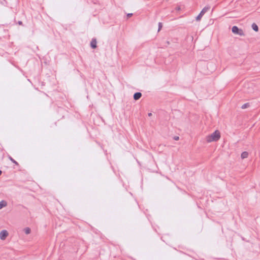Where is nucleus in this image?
<instances>
[{
  "label": "nucleus",
  "instance_id": "obj_4",
  "mask_svg": "<svg viewBox=\"0 0 260 260\" xmlns=\"http://www.w3.org/2000/svg\"><path fill=\"white\" fill-rule=\"evenodd\" d=\"M8 232L7 230H2L0 232V239L2 240H5L7 237L8 236Z\"/></svg>",
  "mask_w": 260,
  "mask_h": 260
},
{
  "label": "nucleus",
  "instance_id": "obj_10",
  "mask_svg": "<svg viewBox=\"0 0 260 260\" xmlns=\"http://www.w3.org/2000/svg\"><path fill=\"white\" fill-rule=\"evenodd\" d=\"M9 159L14 164H15V165L18 166L19 165V164L15 160H14L11 156H9Z\"/></svg>",
  "mask_w": 260,
  "mask_h": 260
},
{
  "label": "nucleus",
  "instance_id": "obj_11",
  "mask_svg": "<svg viewBox=\"0 0 260 260\" xmlns=\"http://www.w3.org/2000/svg\"><path fill=\"white\" fill-rule=\"evenodd\" d=\"M24 231L26 234H29L30 233V229L29 228H26L24 229Z\"/></svg>",
  "mask_w": 260,
  "mask_h": 260
},
{
  "label": "nucleus",
  "instance_id": "obj_16",
  "mask_svg": "<svg viewBox=\"0 0 260 260\" xmlns=\"http://www.w3.org/2000/svg\"><path fill=\"white\" fill-rule=\"evenodd\" d=\"M174 140H179V137H178V136H175V137H174Z\"/></svg>",
  "mask_w": 260,
  "mask_h": 260
},
{
  "label": "nucleus",
  "instance_id": "obj_13",
  "mask_svg": "<svg viewBox=\"0 0 260 260\" xmlns=\"http://www.w3.org/2000/svg\"><path fill=\"white\" fill-rule=\"evenodd\" d=\"M162 26V23L161 22H159V23H158V31L161 29Z\"/></svg>",
  "mask_w": 260,
  "mask_h": 260
},
{
  "label": "nucleus",
  "instance_id": "obj_2",
  "mask_svg": "<svg viewBox=\"0 0 260 260\" xmlns=\"http://www.w3.org/2000/svg\"><path fill=\"white\" fill-rule=\"evenodd\" d=\"M232 31L234 34L238 35L240 36H244L245 35L243 30L239 28L237 26H233Z\"/></svg>",
  "mask_w": 260,
  "mask_h": 260
},
{
  "label": "nucleus",
  "instance_id": "obj_14",
  "mask_svg": "<svg viewBox=\"0 0 260 260\" xmlns=\"http://www.w3.org/2000/svg\"><path fill=\"white\" fill-rule=\"evenodd\" d=\"M250 85H252V84L251 83H247V84H245V88L247 86V87H249Z\"/></svg>",
  "mask_w": 260,
  "mask_h": 260
},
{
  "label": "nucleus",
  "instance_id": "obj_19",
  "mask_svg": "<svg viewBox=\"0 0 260 260\" xmlns=\"http://www.w3.org/2000/svg\"><path fill=\"white\" fill-rule=\"evenodd\" d=\"M18 24L21 25L22 24V22L21 21H19Z\"/></svg>",
  "mask_w": 260,
  "mask_h": 260
},
{
  "label": "nucleus",
  "instance_id": "obj_6",
  "mask_svg": "<svg viewBox=\"0 0 260 260\" xmlns=\"http://www.w3.org/2000/svg\"><path fill=\"white\" fill-rule=\"evenodd\" d=\"M142 96V93L140 92H137L134 94V99L135 100H138Z\"/></svg>",
  "mask_w": 260,
  "mask_h": 260
},
{
  "label": "nucleus",
  "instance_id": "obj_5",
  "mask_svg": "<svg viewBox=\"0 0 260 260\" xmlns=\"http://www.w3.org/2000/svg\"><path fill=\"white\" fill-rule=\"evenodd\" d=\"M96 40L95 38H93L90 42V46L92 49H95L97 47L96 45Z\"/></svg>",
  "mask_w": 260,
  "mask_h": 260
},
{
  "label": "nucleus",
  "instance_id": "obj_1",
  "mask_svg": "<svg viewBox=\"0 0 260 260\" xmlns=\"http://www.w3.org/2000/svg\"><path fill=\"white\" fill-rule=\"evenodd\" d=\"M220 138V132L216 130L214 133H213L211 135H208L206 137V141L208 142H211L212 141H217Z\"/></svg>",
  "mask_w": 260,
  "mask_h": 260
},
{
  "label": "nucleus",
  "instance_id": "obj_18",
  "mask_svg": "<svg viewBox=\"0 0 260 260\" xmlns=\"http://www.w3.org/2000/svg\"><path fill=\"white\" fill-rule=\"evenodd\" d=\"M180 9V7L176 8V10H178V11H179Z\"/></svg>",
  "mask_w": 260,
  "mask_h": 260
},
{
  "label": "nucleus",
  "instance_id": "obj_21",
  "mask_svg": "<svg viewBox=\"0 0 260 260\" xmlns=\"http://www.w3.org/2000/svg\"><path fill=\"white\" fill-rule=\"evenodd\" d=\"M2 174V171L1 170H0V176Z\"/></svg>",
  "mask_w": 260,
  "mask_h": 260
},
{
  "label": "nucleus",
  "instance_id": "obj_8",
  "mask_svg": "<svg viewBox=\"0 0 260 260\" xmlns=\"http://www.w3.org/2000/svg\"><path fill=\"white\" fill-rule=\"evenodd\" d=\"M248 156V153L246 151H244L241 153V157L242 159L246 158Z\"/></svg>",
  "mask_w": 260,
  "mask_h": 260
},
{
  "label": "nucleus",
  "instance_id": "obj_12",
  "mask_svg": "<svg viewBox=\"0 0 260 260\" xmlns=\"http://www.w3.org/2000/svg\"><path fill=\"white\" fill-rule=\"evenodd\" d=\"M249 106H250V105L249 103H245L242 106L241 108L243 109H246L247 107H249Z\"/></svg>",
  "mask_w": 260,
  "mask_h": 260
},
{
  "label": "nucleus",
  "instance_id": "obj_17",
  "mask_svg": "<svg viewBox=\"0 0 260 260\" xmlns=\"http://www.w3.org/2000/svg\"><path fill=\"white\" fill-rule=\"evenodd\" d=\"M152 113H149L148 114V116H149V117H150V116H152Z\"/></svg>",
  "mask_w": 260,
  "mask_h": 260
},
{
  "label": "nucleus",
  "instance_id": "obj_20",
  "mask_svg": "<svg viewBox=\"0 0 260 260\" xmlns=\"http://www.w3.org/2000/svg\"><path fill=\"white\" fill-rule=\"evenodd\" d=\"M247 92H251V90H247Z\"/></svg>",
  "mask_w": 260,
  "mask_h": 260
},
{
  "label": "nucleus",
  "instance_id": "obj_3",
  "mask_svg": "<svg viewBox=\"0 0 260 260\" xmlns=\"http://www.w3.org/2000/svg\"><path fill=\"white\" fill-rule=\"evenodd\" d=\"M210 7L209 6L205 7L201 11L198 16L196 17V20L199 21L201 20L202 16L204 15V14L207 12L209 9Z\"/></svg>",
  "mask_w": 260,
  "mask_h": 260
},
{
  "label": "nucleus",
  "instance_id": "obj_7",
  "mask_svg": "<svg viewBox=\"0 0 260 260\" xmlns=\"http://www.w3.org/2000/svg\"><path fill=\"white\" fill-rule=\"evenodd\" d=\"M7 203L6 201L2 200L0 202V209H2L3 208L7 206Z\"/></svg>",
  "mask_w": 260,
  "mask_h": 260
},
{
  "label": "nucleus",
  "instance_id": "obj_9",
  "mask_svg": "<svg viewBox=\"0 0 260 260\" xmlns=\"http://www.w3.org/2000/svg\"><path fill=\"white\" fill-rule=\"evenodd\" d=\"M252 29L255 31H257L258 30V26L254 23H253L252 25Z\"/></svg>",
  "mask_w": 260,
  "mask_h": 260
},
{
  "label": "nucleus",
  "instance_id": "obj_15",
  "mask_svg": "<svg viewBox=\"0 0 260 260\" xmlns=\"http://www.w3.org/2000/svg\"><path fill=\"white\" fill-rule=\"evenodd\" d=\"M133 13H128V14H127V17H131L132 16H133Z\"/></svg>",
  "mask_w": 260,
  "mask_h": 260
}]
</instances>
